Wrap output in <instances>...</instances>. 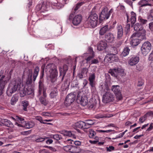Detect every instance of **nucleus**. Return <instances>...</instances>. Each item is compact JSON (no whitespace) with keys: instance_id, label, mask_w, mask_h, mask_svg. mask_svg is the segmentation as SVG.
Here are the masks:
<instances>
[{"instance_id":"obj_43","label":"nucleus","mask_w":153,"mask_h":153,"mask_svg":"<svg viewBox=\"0 0 153 153\" xmlns=\"http://www.w3.org/2000/svg\"><path fill=\"white\" fill-rule=\"evenodd\" d=\"M139 21L143 24H146L147 22V20L143 19L140 17L139 18Z\"/></svg>"},{"instance_id":"obj_45","label":"nucleus","mask_w":153,"mask_h":153,"mask_svg":"<svg viewBox=\"0 0 153 153\" xmlns=\"http://www.w3.org/2000/svg\"><path fill=\"white\" fill-rule=\"evenodd\" d=\"M109 117L107 116L106 115H104L102 114H98L96 116V117L97 119Z\"/></svg>"},{"instance_id":"obj_26","label":"nucleus","mask_w":153,"mask_h":153,"mask_svg":"<svg viewBox=\"0 0 153 153\" xmlns=\"http://www.w3.org/2000/svg\"><path fill=\"white\" fill-rule=\"evenodd\" d=\"M52 7L59 9L63 7L64 4L57 2H52L51 4Z\"/></svg>"},{"instance_id":"obj_10","label":"nucleus","mask_w":153,"mask_h":153,"mask_svg":"<svg viewBox=\"0 0 153 153\" xmlns=\"http://www.w3.org/2000/svg\"><path fill=\"white\" fill-rule=\"evenodd\" d=\"M112 11L111 10L108 11V9L107 7H105L104 8L100 16V20L108 19L111 13H112Z\"/></svg>"},{"instance_id":"obj_42","label":"nucleus","mask_w":153,"mask_h":153,"mask_svg":"<svg viewBox=\"0 0 153 153\" xmlns=\"http://www.w3.org/2000/svg\"><path fill=\"white\" fill-rule=\"evenodd\" d=\"M47 7L46 6V4H43L41 6V7L40 10H41V12H44L45 11L47 10Z\"/></svg>"},{"instance_id":"obj_62","label":"nucleus","mask_w":153,"mask_h":153,"mask_svg":"<svg viewBox=\"0 0 153 153\" xmlns=\"http://www.w3.org/2000/svg\"><path fill=\"white\" fill-rule=\"evenodd\" d=\"M126 29L127 30V31H128L130 29V25L129 24H127L125 27Z\"/></svg>"},{"instance_id":"obj_40","label":"nucleus","mask_w":153,"mask_h":153,"mask_svg":"<svg viewBox=\"0 0 153 153\" xmlns=\"http://www.w3.org/2000/svg\"><path fill=\"white\" fill-rule=\"evenodd\" d=\"M28 104V102L27 101H22V105L23 106V109L24 111H27V107Z\"/></svg>"},{"instance_id":"obj_35","label":"nucleus","mask_w":153,"mask_h":153,"mask_svg":"<svg viewBox=\"0 0 153 153\" xmlns=\"http://www.w3.org/2000/svg\"><path fill=\"white\" fill-rule=\"evenodd\" d=\"M18 100V97L17 95H15L12 98L11 101V105H14Z\"/></svg>"},{"instance_id":"obj_15","label":"nucleus","mask_w":153,"mask_h":153,"mask_svg":"<svg viewBox=\"0 0 153 153\" xmlns=\"http://www.w3.org/2000/svg\"><path fill=\"white\" fill-rule=\"evenodd\" d=\"M140 60L139 57L137 56H134L131 57L128 61V64L131 66H134L137 64Z\"/></svg>"},{"instance_id":"obj_41","label":"nucleus","mask_w":153,"mask_h":153,"mask_svg":"<svg viewBox=\"0 0 153 153\" xmlns=\"http://www.w3.org/2000/svg\"><path fill=\"white\" fill-rule=\"evenodd\" d=\"M71 146V145H68L65 146L63 149L65 151L70 152Z\"/></svg>"},{"instance_id":"obj_13","label":"nucleus","mask_w":153,"mask_h":153,"mask_svg":"<svg viewBox=\"0 0 153 153\" xmlns=\"http://www.w3.org/2000/svg\"><path fill=\"white\" fill-rule=\"evenodd\" d=\"M105 59L109 62H117L118 61L119 59L115 54H108L105 57Z\"/></svg>"},{"instance_id":"obj_11","label":"nucleus","mask_w":153,"mask_h":153,"mask_svg":"<svg viewBox=\"0 0 153 153\" xmlns=\"http://www.w3.org/2000/svg\"><path fill=\"white\" fill-rule=\"evenodd\" d=\"M75 95L73 93L69 94L65 98L64 104L66 106H70L75 99Z\"/></svg>"},{"instance_id":"obj_39","label":"nucleus","mask_w":153,"mask_h":153,"mask_svg":"<svg viewBox=\"0 0 153 153\" xmlns=\"http://www.w3.org/2000/svg\"><path fill=\"white\" fill-rule=\"evenodd\" d=\"M89 136L90 138H93L94 136L96 135V132L92 129L89 130Z\"/></svg>"},{"instance_id":"obj_3","label":"nucleus","mask_w":153,"mask_h":153,"mask_svg":"<svg viewBox=\"0 0 153 153\" xmlns=\"http://www.w3.org/2000/svg\"><path fill=\"white\" fill-rule=\"evenodd\" d=\"M100 88L102 92H105L102 97V101L104 103L113 101L114 99V95L110 92L108 85L107 84L101 85Z\"/></svg>"},{"instance_id":"obj_37","label":"nucleus","mask_w":153,"mask_h":153,"mask_svg":"<svg viewBox=\"0 0 153 153\" xmlns=\"http://www.w3.org/2000/svg\"><path fill=\"white\" fill-rule=\"evenodd\" d=\"M51 136H51V137H53L54 139L57 140H59L62 138V136L60 135L56 134L52 135Z\"/></svg>"},{"instance_id":"obj_28","label":"nucleus","mask_w":153,"mask_h":153,"mask_svg":"<svg viewBox=\"0 0 153 153\" xmlns=\"http://www.w3.org/2000/svg\"><path fill=\"white\" fill-rule=\"evenodd\" d=\"M80 151V148L79 147H78L75 146H72L70 152L73 153H78Z\"/></svg>"},{"instance_id":"obj_27","label":"nucleus","mask_w":153,"mask_h":153,"mask_svg":"<svg viewBox=\"0 0 153 153\" xmlns=\"http://www.w3.org/2000/svg\"><path fill=\"white\" fill-rule=\"evenodd\" d=\"M108 25H105L101 28L99 31V34L100 35L102 36L108 31Z\"/></svg>"},{"instance_id":"obj_31","label":"nucleus","mask_w":153,"mask_h":153,"mask_svg":"<svg viewBox=\"0 0 153 153\" xmlns=\"http://www.w3.org/2000/svg\"><path fill=\"white\" fill-rule=\"evenodd\" d=\"M87 72V69L85 68H84L82 71V73L78 75L79 78L80 79L83 78L85 76V75H86Z\"/></svg>"},{"instance_id":"obj_33","label":"nucleus","mask_w":153,"mask_h":153,"mask_svg":"<svg viewBox=\"0 0 153 153\" xmlns=\"http://www.w3.org/2000/svg\"><path fill=\"white\" fill-rule=\"evenodd\" d=\"M147 18L149 21L153 20V10L149 11L147 14Z\"/></svg>"},{"instance_id":"obj_16","label":"nucleus","mask_w":153,"mask_h":153,"mask_svg":"<svg viewBox=\"0 0 153 153\" xmlns=\"http://www.w3.org/2000/svg\"><path fill=\"white\" fill-rule=\"evenodd\" d=\"M82 16L80 15L75 16L72 19V23L75 25H77L79 24L82 20Z\"/></svg>"},{"instance_id":"obj_8","label":"nucleus","mask_w":153,"mask_h":153,"mask_svg":"<svg viewBox=\"0 0 153 153\" xmlns=\"http://www.w3.org/2000/svg\"><path fill=\"white\" fill-rule=\"evenodd\" d=\"M80 92L78 93L76 101L77 102L80 103L82 106H85L88 103V98L87 96L85 95L82 96Z\"/></svg>"},{"instance_id":"obj_63","label":"nucleus","mask_w":153,"mask_h":153,"mask_svg":"<svg viewBox=\"0 0 153 153\" xmlns=\"http://www.w3.org/2000/svg\"><path fill=\"white\" fill-rule=\"evenodd\" d=\"M145 1V0H142L141 1H140V2H139L138 4L139 5H140L141 7H143V6H146V5L145 4H142V2H144Z\"/></svg>"},{"instance_id":"obj_59","label":"nucleus","mask_w":153,"mask_h":153,"mask_svg":"<svg viewBox=\"0 0 153 153\" xmlns=\"http://www.w3.org/2000/svg\"><path fill=\"white\" fill-rule=\"evenodd\" d=\"M149 27L151 30H153V22H151L149 24Z\"/></svg>"},{"instance_id":"obj_29","label":"nucleus","mask_w":153,"mask_h":153,"mask_svg":"<svg viewBox=\"0 0 153 153\" xmlns=\"http://www.w3.org/2000/svg\"><path fill=\"white\" fill-rule=\"evenodd\" d=\"M61 133L64 136L73 137H75L74 134H72L71 131H62Z\"/></svg>"},{"instance_id":"obj_17","label":"nucleus","mask_w":153,"mask_h":153,"mask_svg":"<svg viewBox=\"0 0 153 153\" xmlns=\"http://www.w3.org/2000/svg\"><path fill=\"white\" fill-rule=\"evenodd\" d=\"M117 31V38L120 39L123 35V29L121 25L118 24L116 27Z\"/></svg>"},{"instance_id":"obj_20","label":"nucleus","mask_w":153,"mask_h":153,"mask_svg":"<svg viewBox=\"0 0 153 153\" xmlns=\"http://www.w3.org/2000/svg\"><path fill=\"white\" fill-rule=\"evenodd\" d=\"M0 78V92L3 94V90L5 85V82L4 80V76L2 75L1 76Z\"/></svg>"},{"instance_id":"obj_30","label":"nucleus","mask_w":153,"mask_h":153,"mask_svg":"<svg viewBox=\"0 0 153 153\" xmlns=\"http://www.w3.org/2000/svg\"><path fill=\"white\" fill-rule=\"evenodd\" d=\"M131 17L130 18V21L132 24L135 23L136 20V14L133 11L131 12Z\"/></svg>"},{"instance_id":"obj_34","label":"nucleus","mask_w":153,"mask_h":153,"mask_svg":"<svg viewBox=\"0 0 153 153\" xmlns=\"http://www.w3.org/2000/svg\"><path fill=\"white\" fill-rule=\"evenodd\" d=\"M130 51L129 48L126 47L124 49V50L121 53V56H126L128 55Z\"/></svg>"},{"instance_id":"obj_25","label":"nucleus","mask_w":153,"mask_h":153,"mask_svg":"<svg viewBox=\"0 0 153 153\" xmlns=\"http://www.w3.org/2000/svg\"><path fill=\"white\" fill-rule=\"evenodd\" d=\"M57 95V90L56 88H54L52 89L50 94V97L51 98H55Z\"/></svg>"},{"instance_id":"obj_4","label":"nucleus","mask_w":153,"mask_h":153,"mask_svg":"<svg viewBox=\"0 0 153 153\" xmlns=\"http://www.w3.org/2000/svg\"><path fill=\"white\" fill-rule=\"evenodd\" d=\"M12 119L14 120H17L18 122L22 123V124H19L16 123L15 125L19 127L30 128L33 127L34 125V124L33 122H26L24 121V119L23 118L18 116H16L15 118L12 117Z\"/></svg>"},{"instance_id":"obj_32","label":"nucleus","mask_w":153,"mask_h":153,"mask_svg":"<svg viewBox=\"0 0 153 153\" xmlns=\"http://www.w3.org/2000/svg\"><path fill=\"white\" fill-rule=\"evenodd\" d=\"M39 68L38 67H36L34 69L33 75V81H34L36 79V78L38 76L39 72Z\"/></svg>"},{"instance_id":"obj_61","label":"nucleus","mask_w":153,"mask_h":153,"mask_svg":"<svg viewBox=\"0 0 153 153\" xmlns=\"http://www.w3.org/2000/svg\"><path fill=\"white\" fill-rule=\"evenodd\" d=\"M53 142V140L51 139H48L47 140L46 142L47 144H51Z\"/></svg>"},{"instance_id":"obj_7","label":"nucleus","mask_w":153,"mask_h":153,"mask_svg":"<svg viewBox=\"0 0 153 153\" xmlns=\"http://www.w3.org/2000/svg\"><path fill=\"white\" fill-rule=\"evenodd\" d=\"M152 48V45L151 43L146 41L142 45L141 48L142 53L144 56H146L150 51Z\"/></svg>"},{"instance_id":"obj_14","label":"nucleus","mask_w":153,"mask_h":153,"mask_svg":"<svg viewBox=\"0 0 153 153\" xmlns=\"http://www.w3.org/2000/svg\"><path fill=\"white\" fill-rule=\"evenodd\" d=\"M137 34L135 33L133 34L131 37V44L133 47L135 46L140 43V41L137 38Z\"/></svg>"},{"instance_id":"obj_55","label":"nucleus","mask_w":153,"mask_h":153,"mask_svg":"<svg viewBox=\"0 0 153 153\" xmlns=\"http://www.w3.org/2000/svg\"><path fill=\"white\" fill-rule=\"evenodd\" d=\"M149 60H153V51L150 53L149 55Z\"/></svg>"},{"instance_id":"obj_60","label":"nucleus","mask_w":153,"mask_h":153,"mask_svg":"<svg viewBox=\"0 0 153 153\" xmlns=\"http://www.w3.org/2000/svg\"><path fill=\"white\" fill-rule=\"evenodd\" d=\"M143 83L142 80L139 81L138 82L137 86H141L143 85Z\"/></svg>"},{"instance_id":"obj_38","label":"nucleus","mask_w":153,"mask_h":153,"mask_svg":"<svg viewBox=\"0 0 153 153\" xmlns=\"http://www.w3.org/2000/svg\"><path fill=\"white\" fill-rule=\"evenodd\" d=\"M141 27H142L141 25H140L138 23H136L134 25V29L138 32L140 30Z\"/></svg>"},{"instance_id":"obj_50","label":"nucleus","mask_w":153,"mask_h":153,"mask_svg":"<svg viewBox=\"0 0 153 153\" xmlns=\"http://www.w3.org/2000/svg\"><path fill=\"white\" fill-rule=\"evenodd\" d=\"M36 119L37 120L39 121L41 123L43 124H45V123H44V120H43L42 119V117L40 116H37L36 117Z\"/></svg>"},{"instance_id":"obj_22","label":"nucleus","mask_w":153,"mask_h":153,"mask_svg":"<svg viewBox=\"0 0 153 153\" xmlns=\"http://www.w3.org/2000/svg\"><path fill=\"white\" fill-rule=\"evenodd\" d=\"M95 79V76L94 74L92 73L91 74L89 77V80L90 82V85L91 87H94V81Z\"/></svg>"},{"instance_id":"obj_46","label":"nucleus","mask_w":153,"mask_h":153,"mask_svg":"<svg viewBox=\"0 0 153 153\" xmlns=\"http://www.w3.org/2000/svg\"><path fill=\"white\" fill-rule=\"evenodd\" d=\"M99 62V61L97 59H94L90 61L89 62V63L90 64H96Z\"/></svg>"},{"instance_id":"obj_47","label":"nucleus","mask_w":153,"mask_h":153,"mask_svg":"<svg viewBox=\"0 0 153 153\" xmlns=\"http://www.w3.org/2000/svg\"><path fill=\"white\" fill-rule=\"evenodd\" d=\"M41 114L42 115L46 117H51V113L47 112H43Z\"/></svg>"},{"instance_id":"obj_57","label":"nucleus","mask_w":153,"mask_h":153,"mask_svg":"<svg viewBox=\"0 0 153 153\" xmlns=\"http://www.w3.org/2000/svg\"><path fill=\"white\" fill-rule=\"evenodd\" d=\"M84 128H89L90 127V126L89 125V124H87L86 123V121H85L84 122Z\"/></svg>"},{"instance_id":"obj_51","label":"nucleus","mask_w":153,"mask_h":153,"mask_svg":"<svg viewBox=\"0 0 153 153\" xmlns=\"http://www.w3.org/2000/svg\"><path fill=\"white\" fill-rule=\"evenodd\" d=\"M86 123L87 124H89V125L91 126L94 124L93 121L91 120H85Z\"/></svg>"},{"instance_id":"obj_44","label":"nucleus","mask_w":153,"mask_h":153,"mask_svg":"<svg viewBox=\"0 0 153 153\" xmlns=\"http://www.w3.org/2000/svg\"><path fill=\"white\" fill-rule=\"evenodd\" d=\"M83 4V3L82 2L77 4L75 7L74 8V10L76 11Z\"/></svg>"},{"instance_id":"obj_5","label":"nucleus","mask_w":153,"mask_h":153,"mask_svg":"<svg viewBox=\"0 0 153 153\" xmlns=\"http://www.w3.org/2000/svg\"><path fill=\"white\" fill-rule=\"evenodd\" d=\"M98 21V16L95 13H92L88 17L87 22L89 27L94 28L97 25Z\"/></svg>"},{"instance_id":"obj_53","label":"nucleus","mask_w":153,"mask_h":153,"mask_svg":"<svg viewBox=\"0 0 153 153\" xmlns=\"http://www.w3.org/2000/svg\"><path fill=\"white\" fill-rule=\"evenodd\" d=\"M98 131L99 132L108 133L111 132L112 130H98Z\"/></svg>"},{"instance_id":"obj_9","label":"nucleus","mask_w":153,"mask_h":153,"mask_svg":"<svg viewBox=\"0 0 153 153\" xmlns=\"http://www.w3.org/2000/svg\"><path fill=\"white\" fill-rule=\"evenodd\" d=\"M111 90L115 94L116 99L118 100H120L122 98L121 94L120 87L118 85H114L112 86Z\"/></svg>"},{"instance_id":"obj_18","label":"nucleus","mask_w":153,"mask_h":153,"mask_svg":"<svg viewBox=\"0 0 153 153\" xmlns=\"http://www.w3.org/2000/svg\"><path fill=\"white\" fill-rule=\"evenodd\" d=\"M107 46V44L105 41H100L97 45V49L99 51H102L105 49Z\"/></svg>"},{"instance_id":"obj_54","label":"nucleus","mask_w":153,"mask_h":153,"mask_svg":"<svg viewBox=\"0 0 153 153\" xmlns=\"http://www.w3.org/2000/svg\"><path fill=\"white\" fill-rule=\"evenodd\" d=\"M114 147L113 146H109L108 147H107V150L108 151L111 152L112 150H114Z\"/></svg>"},{"instance_id":"obj_58","label":"nucleus","mask_w":153,"mask_h":153,"mask_svg":"<svg viewBox=\"0 0 153 153\" xmlns=\"http://www.w3.org/2000/svg\"><path fill=\"white\" fill-rule=\"evenodd\" d=\"M72 141L74 143V144L76 145L79 146L81 144V142L79 141H74L73 140H72Z\"/></svg>"},{"instance_id":"obj_12","label":"nucleus","mask_w":153,"mask_h":153,"mask_svg":"<svg viewBox=\"0 0 153 153\" xmlns=\"http://www.w3.org/2000/svg\"><path fill=\"white\" fill-rule=\"evenodd\" d=\"M88 51L89 53H84L82 56L83 57H87L85 59L87 63H89V62H90L91 59L94 57V52L91 48H89Z\"/></svg>"},{"instance_id":"obj_23","label":"nucleus","mask_w":153,"mask_h":153,"mask_svg":"<svg viewBox=\"0 0 153 153\" xmlns=\"http://www.w3.org/2000/svg\"><path fill=\"white\" fill-rule=\"evenodd\" d=\"M39 100L41 104L45 106L47 105L49 103L48 100L45 97L42 96L39 97Z\"/></svg>"},{"instance_id":"obj_6","label":"nucleus","mask_w":153,"mask_h":153,"mask_svg":"<svg viewBox=\"0 0 153 153\" xmlns=\"http://www.w3.org/2000/svg\"><path fill=\"white\" fill-rule=\"evenodd\" d=\"M109 73L111 76L116 78H118L120 76H123L125 75L124 69L120 68L111 69L109 70Z\"/></svg>"},{"instance_id":"obj_2","label":"nucleus","mask_w":153,"mask_h":153,"mask_svg":"<svg viewBox=\"0 0 153 153\" xmlns=\"http://www.w3.org/2000/svg\"><path fill=\"white\" fill-rule=\"evenodd\" d=\"M47 76L50 78L52 82H54L56 79L58 71L56 66L53 63L48 64L45 69Z\"/></svg>"},{"instance_id":"obj_21","label":"nucleus","mask_w":153,"mask_h":153,"mask_svg":"<svg viewBox=\"0 0 153 153\" xmlns=\"http://www.w3.org/2000/svg\"><path fill=\"white\" fill-rule=\"evenodd\" d=\"M137 34V36H138V35L139 36H142V39H145L146 37L145 35L146 34V30L143 29V27H141L139 31L136 33Z\"/></svg>"},{"instance_id":"obj_56","label":"nucleus","mask_w":153,"mask_h":153,"mask_svg":"<svg viewBox=\"0 0 153 153\" xmlns=\"http://www.w3.org/2000/svg\"><path fill=\"white\" fill-rule=\"evenodd\" d=\"M45 147L48 148L50 150H51L53 152H55L56 151V150L54 148H53L51 146H45Z\"/></svg>"},{"instance_id":"obj_24","label":"nucleus","mask_w":153,"mask_h":153,"mask_svg":"<svg viewBox=\"0 0 153 153\" xmlns=\"http://www.w3.org/2000/svg\"><path fill=\"white\" fill-rule=\"evenodd\" d=\"M68 69V66L66 65H64L62 67H60L59 70L61 74L65 76Z\"/></svg>"},{"instance_id":"obj_36","label":"nucleus","mask_w":153,"mask_h":153,"mask_svg":"<svg viewBox=\"0 0 153 153\" xmlns=\"http://www.w3.org/2000/svg\"><path fill=\"white\" fill-rule=\"evenodd\" d=\"M84 122L79 121L75 123V126L79 128H84Z\"/></svg>"},{"instance_id":"obj_48","label":"nucleus","mask_w":153,"mask_h":153,"mask_svg":"<svg viewBox=\"0 0 153 153\" xmlns=\"http://www.w3.org/2000/svg\"><path fill=\"white\" fill-rule=\"evenodd\" d=\"M146 115H144L143 116L141 117L139 119V121L141 123H143L146 119Z\"/></svg>"},{"instance_id":"obj_49","label":"nucleus","mask_w":153,"mask_h":153,"mask_svg":"<svg viewBox=\"0 0 153 153\" xmlns=\"http://www.w3.org/2000/svg\"><path fill=\"white\" fill-rule=\"evenodd\" d=\"M47 138H48L47 137H45L44 138L39 137L36 139V141L37 142H42L44 141L45 139H46Z\"/></svg>"},{"instance_id":"obj_19","label":"nucleus","mask_w":153,"mask_h":153,"mask_svg":"<svg viewBox=\"0 0 153 153\" xmlns=\"http://www.w3.org/2000/svg\"><path fill=\"white\" fill-rule=\"evenodd\" d=\"M105 38L108 42L110 43L113 42L115 39L114 35L111 33H108L106 34Z\"/></svg>"},{"instance_id":"obj_64","label":"nucleus","mask_w":153,"mask_h":153,"mask_svg":"<svg viewBox=\"0 0 153 153\" xmlns=\"http://www.w3.org/2000/svg\"><path fill=\"white\" fill-rule=\"evenodd\" d=\"M30 132L29 131H25L22 133V134L23 135H27L29 134H30Z\"/></svg>"},{"instance_id":"obj_52","label":"nucleus","mask_w":153,"mask_h":153,"mask_svg":"<svg viewBox=\"0 0 153 153\" xmlns=\"http://www.w3.org/2000/svg\"><path fill=\"white\" fill-rule=\"evenodd\" d=\"M153 129V123H151L149 125V127L147 128L146 131H150Z\"/></svg>"},{"instance_id":"obj_1","label":"nucleus","mask_w":153,"mask_h":153,"mask_svg":"<svg viewBox=\"0 0 153 153\" xmlns=\"http://www.w3.org/2000/svg\"><path fill=\"white\" fill-rule=\"evenodd\" d=\"M33 71L31 70H29L28 72V79L24 88L21 90V80L18 78L15 80L10 82L7 88L6 93L9 96H11L12 94L17 90L20 91V96L23 97L27 95H30L33 92L34 85L32 83V75Z\"/></svg>"}]
</instances>
